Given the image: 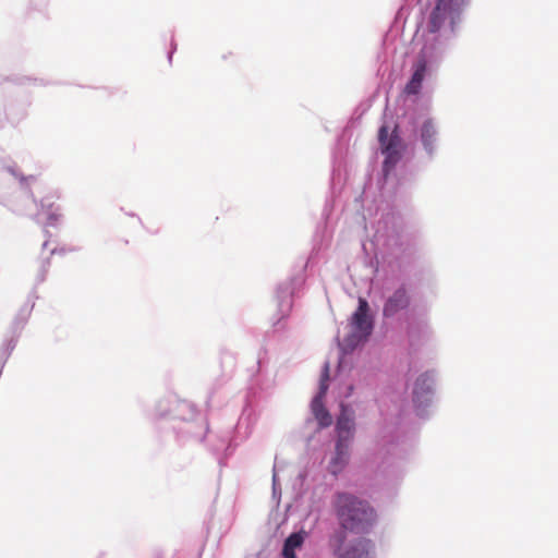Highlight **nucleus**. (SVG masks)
Masks as SVG:
<instances>
[{
    "label": "nucleus",
    "instance_id": "f257e3e1",
    "mask_svg": "<svg viewBox=\"0 0 558 558\" xmlns=\"http://www.w3.org/2000/svg\"><path fill=\"white\" fill-rule=\"evenodd\" d=\"M333 509L340 526L350 532H366L375 522V510L365 500L349 493H338Z\"/></svg>",
    "mask_w": 558,
    "mask_h": 558
},
{
    "label": "nucleus",
    "instance_id": "f03ea898",
    "mask_svg": "<svg viewBox=\"0 0 558 558\" xmlns=\"http://www.w3.org/2000/svg\"><path fill=\"white\" fill-rule=\"evenodd\" d=\"M469 0H437L429 15L427 28L430 33L440 31L447 23L453 28Z\"/></svg>",
    "mask_w": 558,
    "mask_h": 558
},
{
    "label": "nucleus",
    "instance_id": "7ed1b4c3",
    "mask_svg": "<svg viewBox=\"0 0 558 558\" xmlns=\"http://www.w3.org/2000/svg\"><path fill=\"white\" fill-rule=\"evenodd\" d=\"M378 141L381 151L386 156L384 160V170L388 172L397 165L401 157V140L397 133V129L389 134L388 126L383 125L378 131Z\"/></svg>",
    "mask_w": 558,
    "mask_h": 558
},
{
    "label": "nucleus",
    "instance_id": "20e7f679",
    "mask_svg": "<svg viewBox=\"0 0 558 558\" xmlns=\"http://www.w3.org/2000/svg\"><path fill=\"white\" fill-rule=\"evenodd\" d=\"M369 306L365 299H359L357 310L352 315L351 324L354 330L359 333V339L365 340L373 330V322L368 317Z\"/></svg>",
    "mask_w": 558,
    "mask_h": 558
},
{
    "label": "nucleus",
    "instance_id": "39448f33",
    "mask_svg": "<svg viewBox=\"0 0 558 558\" xmlns=\"http://www.w3.org/2000/svg\"><path fill=\"white\" fill-rule=\"evenodd\" d=\"M426 72H427L426 56L423 53H420L416 61L413 64L412 77L404 87V93L407 95H417L420 93Z\"/></svg>",
    "mask_w": 558,
    "mask_h": 558
},
{
    "label": "nucleus",
    "instance_id": "423d86ee",
    "mask_svg": "<svg viewBox=\"0 0 558 558\" xmlns=\"http://www.w3.org/2000/svg\"><path fill=\"white\" fill-rule=\"evenodd\" d=\"M373 548L372 542L366 538H359L355 542L339 547L337 555L338 558H372L371 550Z\"/></svg>",
    "mask_w": 558,
    "mask_h": 558
},
{
    "label": "nucleus",
    "instance_id": "0eeeda50",
    "mask_svg": "<svg viewBox=\"0 0 558 558\" xmlns=\"http://www.w3.org/2000/svg\"><path fill=\"white\" fill-rule=\"evenodd\" d=\"M410 304V298L404 287L397 289L386 301L383 314L385 317H392L398 312L407 308Z\"/></svg>",
    "mask_w": 558,
    "mask_h": 558
},
{
    "label": "nucleus",
    "instance_id": "6e6552de",
    "mask_svg": "<svg viewBox=\"0 0 558 558\" xmlns=\"http://www.w3.org/2000/svg\"><path fill=\"white\" fill-rule=\"evenodd\" d=\"M338 439L350 441L354 432V415L347 405H341V413L337 420Z\"/></svg>",
    "mask_w": 558,
    "mask_h": 558
},
{
    "label": "nucleus",
    "instance_id": "1a4fd4ad",
    "mask_svg": "<svg viewBox=\"0 0 558 558\" xmlns=\"http://www.w3.org/2000/svg\"><path fill=\"white\" fill-rule=\"evenodd\" d=\"M434 379L433 376L428 373H424L417 377L414 390H413V400L416 403H423L427 400V396L433 391Z\"/></svg>",
    "mask_w": 558,
    "mask_h": 558
},
{
    "label": "nucleus",
    "instance_id": "9d476101",
    "mask_svg": "<svg viewBox=\"0 0 558 558\" xmlns=\"http://www.w3.org/2000/svg\"><path fill=\"white\" fill-rule=\"evenodd\" d=\"M312 411L315 418L318 421L322 427L331 425L332 418L327 409L324 407L323 399L315 397L312 401Z\"/></svg>",
    "mask_w": 558,
    "mask_h": 558
},
{
    "label": "nucleus",
    "instance_id": "9b49d317",
    "mask_svg": "<svg viewBox=\"0 0 558 558\" xmlns=\"http://www.w3.org/2000/svg\"><path fill=\"white\" fill-rule=\"evenodd\" d=\"M304 535L301 532L292 533L283 544L282 556L283 558H295V549L303 545Z\"/></svg>",
    "mask_w": 558,
    "mask_h": 558
},
{
    "label": "nucleus",
    "instance_id": "f8f14e48",
    "mask_svg": "<svg viewBox=\"0 0 558 558\" xmlns=\"http://www.w3.org/2000/svg\"><path fill=\"white\" fill-rule=\"evenodd\" d=\"M349 442L345 440L338 439L336 444V456L332 460L333 472L341 470L348 460L349 454Z\"/></svg>",
    "mask_w": 558,
    "mask_h": 558
},
{
    "label": "nucleus",
    "instance_id": "ddd939ff",
    "mask_svg": "<svg viewBox=\"0 0 558 558\" xmlns=\"http://www.w3.org/2000/svg\"><path fill=\"white\" fill-rule=\"evenodd\" d=\"M436 129L432 120H426L422 125L421 138L425 149L432 153L434 149V143L436 140Z\"/></svg>",
    "mask_w": 558,
    "mask_h": 558
},
{
    "label": "nucleus",
    "instance_id": "4468645a",
    "mask_svg": "<svg viewBox=\"0 0 558 558\" xmlns=\"http://www.w3.org/2000/svg\"><path fill=\"white\" fill-rule=\"evenodd\" d=\"M47 216H48V219H49V223L52 225L53 222H56L59 218V214H57L54 210H53V204H49L48 205V210H47Z\"/></svg>",
    "mask_w": 558,
    "mask_h": 558
},
{
    "label": "nucleus",
    "instance_id": "2eb2a0df",
    "mask_svg": "<svg viewBox=\"0 0 558 558\" xmlns=\"http://www.w3.org/2000/svg\"><path fill=\"white\" fill-rule=\"evenodd\" d=\"M327 390H328V381H325V380H320V384H319V392L317 393L316 397H320V399H324V397L326 396L327 393Z\"/></svg>",
    "mask_w": 558,
    "mask_h": 558
},
{
    "label": "nucleus",
    "instance_id": "dca6fc26",
    "mask_svg": "<svg viewBox=\"0 0 558 558\" xmlns=\"http://www.w3.org/2000/svg\"><path fill=\"white\" fill-rule=\"evenodd\" d=\"M320 380H325V381L329 380V365L328 364H325V366H324V371L322 373Z\"/></svg>",
    "mask_w": 558,
    "mask_h": 558
}]
</instances>
